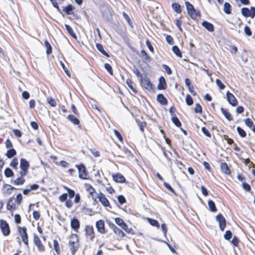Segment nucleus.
Returning <instances> with one entry per match:
<instances>
[{"label":"nucleus","mask_w":255,"mask_h":255,"mask_svg":"<svg viewBox=\"0 0 255 255\" xmlns=\"http://www.w3.org/2000/svg\"><path fill=\"white\" fill-rule=\"evenodd\" d=\"M245 124L250 128H251L254 126L253 121L250 118H247L244 120Z\"/></svg>","instance_id":"8fccbe9b"},{"label":"nucleus","mask_w":255,"mask_h":255,"mask_svg":"<svg viewBox=\"0 0 255 255\" xmlns=\"http://www.w3.org/2000/svg\"><path fill=\"white\" fill-rule=\"evenodd\" d=\"M104 67L111 75H113V69L111 65L110 64L105 63L104 64Z\"/></svg>","instance_id":"09e8293b"},{"label":"nucleus","mask_w":255,"mask_h":255,"mask_svg":"<svg viewBox=\"0 0 255 255\" xmlns=\"http://www.w3.org/2000/svg\"><path fill=\"white\" fill-rule=\"evenodd\" d=\"M96 47L103 55L107 57H110V55L104 49L103 45L100 43H96Z\"/></svg>","instance_id":"412c9836"},{"label":"nucleus","mask_w":255,"mask_h":255,"mask_svg":"<svg viewBox=\"0 0 255 255\" xmlns=\"http://www.w3.org/2000/svg\"><path fill=\"white\" fill-rule=\"evenodd\" d=\"M226 97L228 102L231 106L235 107L238 105V100L232 93H230L229 91H227L226 93Z\"/></svg>","instance_id":"9d476101"},{"label":"nucleus","mask_w":255,"mask_h":255,"mask_svg":"<svg viewBox=\"0 0 255 255\" xmlns=\"http://www.w3.org/2000/svg\"><path fill=\"white\" fill-rule=\"evenodd\" d=\"M232 233L230 230H227L224 235V238L226 240L230 241L232 237Z\"/></svg>","instance_id":"49530a36"},{"label":"nucleus","mask_w":255,"mask_h":255,"mask_svg":"<svg viewBox=\"0 0 255 255\" xmlns=\"http://www.w3.org/2000/svg\"><path fill=\"white\" fill-rule=\"evenodd\" d=\"M67 193H63L59 196V199L61 202H63L67 200Z\"/></svg>","instance_id":"774afa93"},{"label":"nucleus","mask_w":255,"mask_h":255,"mask_svg":"<svg viewBox=\"0 0 255 255\" xmlns=\"http://www.w3.org/2000/svg\"><path fill=\"white\" fill-rule=\"evenodd\" d=\"M220 110L227 120L229 121H231L233 120V117L231 114L229 112L228 109L221 107Z\"/></svg>","instance_id":"6ab92c4d"},{"label":"nucleus","mask_w":255,"mask_h":255,"mask_svg":"<svg viewBox=\"0 0 255 255\" xmlns=\"http://www.w3.org/2000/svg\"><path fill=\"white\" fill-rule=\"evenodd\" d=\"M86 235L89 237L90 240L93 241L95 238V232L93 227L92 226L87 225L85 229Z\"/></svg>","instance_id":"9b49d317"},{"label":"nucleus","mask_w":255,"mask_h":255,"mask_svg":"<svg viewBox=\"0 0 255 255\" xmlns=\"http://www.w3.org/2000/svg\"><path fill=\"white\" fill-rule=\"evenodd\" d=\"M14 198L13 197L10 198L8 199L6 208L7 210L12 211L15 209V208L13 207V203L12 202Z\"/></svg>","instance_id":"72a5a7b5"},{"label":"nucleus","mask_w":255,"mask_h":255,"mask_svg":"<svg viewBox=\"0 0 255 255\" xmlns=\"http://www.w3.org/2000/svg\"><path fill=\"white\" fill-rule=\"evenodd\" d=\"M133 72L135 74V75L137 77H139L140 79L143 77L142 75L140 73L139 71L135 67H133Z\"/></svg>","instance_id":"0e129e2a"},{"label":"nucleus","mask_w":255,"mask_h":255,"mask_svg":"<svg viewBox=\"0 0 255 255\" xmlns=\"http://www.w3.org/2000/svg\"><path fill=\"white\" fill-rule=\"evenodd\" d=\"M12 132L17 137H20L22 135L21 131L18 129H13L12 130Z\"/></svg>","instance_id":"338daca9"},{"label":"nucleus","mask_w":255,"mask_h":255,"mask_svg":"<svg viewBox=\"0 0 255 255\" xmlns=\"http://www.w3.org/2000/svg\"><path fill=\"white\" fill-rule=\"evenodd\" d=\"M3 188L8 187V188L6 190L5 193H6L8 195H10L11 194V190L16 189L14 187L5 183L3 184Z\"/></svg>","instance_id":"a19ab883"},{"label":"nucleus","mask_w":255,"mask_h":255,"mask_svg":"<svg viewBox=\"0 0 255 255\" xmlns=\"http://www.w3.org/2000/svg\"><path fill=\"white\" fill-rule=\"evenodd\" d=\"M53 248L57 254H60V250L58 242L56 240L53 241Z\"/></svg>","instance_id":"58836bf2"},{"label":"nucleus","mask_w":255,"mask_h":255,"mask_svg":"<svg viewBox=\"0 0 255 255\" xmlns=\"http://www.w3.org/2000/svg\"><path fill=\"white\" fill-rule=\"evenodd\" d=\"M185 5L186 7L187 13L190 17L194 20L197 18L198 16H201L200 11L194 8V6L189 1H185Z\"/></svg>","instance_id":"f257e3e1"},{"label":"nucleus","mask_w":255,"mask_h":255,"mask_svg":"<svg viewBox=\"0 0 255 255\" xmlns=\"http://www.w3.org/2000/svg\"><path fill=\"white\" fill-rule=\"evenodd\" d=\"M18 232L19 234L20 235L21 238H23V237H27L28 234L27 233V229L25 227H21L18 226L17 227Z\"/></svg>","instance_id":"5701e85b"},{"label":"nucleus","mask_w":255,"mask_h":255,"mask_svg":"<svg viewBox=\"0 0 255 255\" xmlns=\"http://www.w3.org/2000/svg\"><path fill=\"white\" fill-rule=\"evenodd\" d=\"M172 50L173 53L178 57L182 58V54L181 50L177 45H174L172 47Z\"/></svg>","instance_id":"c85d7f7f"},{"label":"nucleus","mask_w":255,"mask_h":255,"mask_svg":"<svg viewBox=\"0 0 255 255\" xmlns=\"http://www.w3.org/2000/svg\"><path fill=\"white\" fill-rule=\"evenodd\" d=\"M224 11L227 14H230L231 13L232 11V6L231 5L227 2H225L224 4Z\"/></svg>","instance_id":"cd10ccee"},{"label":"nucleus","mask_w":255,"mask_h":255,"mask_svg":"<svg viewBox=\"0 0 255 255\" xmlns=\"http://www.w3.org/2000/svg\"><path fill=\"white\" fill-rule=\"evenodd\" d=\"M145 44L147 48H148L150 52H154V48L153 46H152L150 41L148 39H147L145 41Z\"/></svg>","instance_id":"680f3d73"},{"label":"nucleus","mask_w":255,"mask_h":255,"mask_svg":"<svg viewBox=\"0 0 255 255\" xmlns=\"http://www.w3.org/2000/svg\"><path fill=\"white\" fill-rule=\"evenodd\" d=\"M0 228L4 236H7L10 233V228L7 222L3 220H0Z\"/></svg>","instance_id":"39448f33"},{"label":"nucleus","mask_w":255,"mask_h":255,"mask_svg":"<svg viewBox=\"0 0 255 255\" xmlns=\"http://www.w3.org/2000/svg\"><path fill=\"white\" fill-rule=\"evenodd\" d=\"M118 200L119 203L121 205L123 204L126 202V199L123 195H120L118 196Z\"/></svg>","instance_id":"13d9d810"},{"label":"nucleus","mask_w":255,"mask_h":255,"mask_svg":"<svg viewBox=\"0 0 255 255\" xmlns=\"http://www.w3.org/2000/svg\"><path fill=\"white\" fill-rule=\"evenodd\" d=\"M78 169L79 173V177L82 179H87L88 171L85 165L83 163H80L79 165H76Z\"/></svg>","instance_id":"7ed1b4c3"},{"label":"nucleus","mask_w":255,"mask_h":255,"mask_svg":"<svg viewBox=\"0 0 255 255\" xmlns=\"http://www.w3.org/2000/svg\"><path fill=\"white\" fill-rule=\"evenodd\" d=\"M239 242V240L238 238L236 236H234L231 241V243L235 247H237L238 246Z\"/></svg>","instance_id":"e2e57ef3"},{"label":"nucleus","mask_w":255,"mask_h":255,"mask_svg":"<svg viewBox=\"0 0 255 255\" xmlns=\"http://www.w3.org/2000/svg\"><path fill=\"white\" fill-rule=\"evenodd\" d=\"M194 110L195 113L202 114V107L199 103H196Z\"/></svg>","instance_id":"de8ad7c7"},{"label":"nucleus","mask_w":255,"mask_h":255,"mask_svg":"<svg viewBox=\"0 0 255 255\" xmlns=\"http://www.w3.org/2000/svg\"><path fill=\"white\" fill-rule=\"evenodd\" d=\"M47 103L52 107H55L56 106V100L52 97H48L47 98Z\"/></svg>","instance_id":"a18cd8bd"},{"label":"nucleus","mask_w":255,"mask_h":255,"mask_svg":"<svg viewBox=\"0 0 255 255\" xmlns=\"http://www.w3.org/2000/svg\"><path fill=\"white\" fill-rule=\"evenodd\" d=\"M25 179L22 177H18L13 181V183L15 185H21L25 182Z\"/></svg>","instance_id":"c9c22d12"},{"label":"nucleus","mask_w":255,"mask_h":255,"mask_svg":"<svg viewBox=\"0 0 255 255\" xmlns=\"http://www.w3.org/2000/svg\"><path fill=\"white\" fill-rule=\"evenodd\" d=\"M16 154V151L13 148L9 149L6 153V156L8 158H11Z\"/></svg>","instance_id":"7c9ffc66"},{"label":"nucleus","mask_w":255,"mask_h":255,"mask_svg":"<svg viewBox=\"0 0 255 255\" xmlns=\"http://www.w3.org/2000/svg\"><path fill=\"white\" fill-rule=\"evenodd\" d=\"M163 185L167 189H168L171 192L174 193V194H176V192H175V190L169 183H168L167 182H164Z\"/></svg>","instance_id":"603ef678"},{"label":"nucleus","mask_w":255,"mask_h":255,"mask_svg":"<svg viewBox=\"0 0 255 255\" xmlns=\"http://www.w3.org/2000/svg\"><path fill=\"white\" fill-rule=\"evenodd\" d=\"M44 45L46 48V54L47 55L50 54L52 53V48L50 44L47 40H45L44 41Z\"/></svg>","instance_id":"e433bc0d"},{"label":"nucleus","mask_w":255,"mask_h":255,"mask_svg":"<svg viewBox=\"0 0 255 255\" xmlns=\"http://www.w3.org/2000/svg\"><path fill=\"white\" fill-rule=\"evenodd\" d=\"M4 174L6 177L9 178L14 176L13 171L9 168L6 167L4 171Z\"/></svg>","instance_id":"2f4dec72"},{"label":"nucleus","mask_w":255,"mask_h":255,"mask_svg":"<svg viewBox=\"0 0 255 255\" xmlns=\"http://www.w3.org/2000/svg\"><path fill=\"white\" fill-rule=\"evenodd\" d=\"M67 119L75 125H79L80 124V121L73 115H69L67 117Z\"/></svg>","instance_id":"a878e982"},{"label":"nucleus","mask_w":255,"mask_h":255,"mask_svg":"<svg viewBox=\"0 0 255 255\" xmlns=\"http://www.w3.org/2000/svg\"><path fill=\"white\" fill-rule=\"evenodd\" d=\"M126 83L129 88L134 93L137 92V91L133 88L132 86V82L129 79H127L126 80Z\"/></svg>","instance_id":"c03bdc74"},{"label":"nucleus","mask_w":255,"mask_h":255,"mask_svg":"<svg viewBox=\"0 0 255 255\" xmlns=\"http://www.w3.org/2000/svg\"><path fill=\"white\" fill-rule=\"evenodd\" d=\"M112 177L113 180L117 183H125L126 180L125 177L122 174L119 173L113 174Z\"/></svg>","instance_id":"4468645a"},{"label":"nucleus","mask_w":255,"mask_h":255,"mask_svg":"<svg viewBox=\"0 0 255 255\" xmlns=\"http://www.w3.org/2000/svg\"><path fill=\"white\" fill-rule=\"evenodd\" d=\"M220 168L222 171L226 174L229 175L231 173L230 169L228 164L225 163H221L220 164Z\"/></svg>","instance_id":"aec40b11"},{"label":"nucleus","mask_w":255,"mask_h":255,"mask_svg":"<svg viewBox=\"0 0 255 255\" xmlns=\"http://www.w3.org/2000/svg\"><path fill=\"white\" fill-rule=\"evenodd\" d=\"M216 220L219 223L220 229L222 231H224L226 226V221L224 217L222 214L220 213L216 216Z\"/></svg>","instance_id":"0eeeda50"},{"label":"nucleus","mask_w":255,"mask_h":255,"mask_svg":"<svg viewBox=\"0 0 255 255\" xmlns=\"http://www.w3.org/2000/svg\"><path fill=\"white\" fill-rule=\"evenodd\" d=\"M79 238L77 234H72L70 236V240L69 242V246L70 248V250L71 252L72 255H74L76 252L79 249Z\"/></svg>","instance_id":"f03ea898"},{"label":"nucleus","mask_w":255,"mask_h":255,"mask_svg":"<svg viewBox=\"0 0 255 255\" xmlns=\"http://www.w3.org/2000/svg\"><path fill=\"white\" fill-rule=\"evenodd\" d=\"M245 33L248 36H251L252 34L251 28L248 25H246L244 27Z\"/></svg>","instance_id":"052dcab7"},{"label":"nucleus","mask_w":255,"mask_h":255,"mask_svg":"<svg viewBox=\"0 0 255 255\" xmlns=\"http://www.w3.org/2000/svg\"><path fill=\"white\" fill-rule=\"evenodd\" d=\"M34 244L37 247L38 251L40 252H44L45 251V247L41 243V242L38 236L34 234L33 237Z\"/></svg>","instance_id":"6e6552de"},{"label":"nucleus","mask_w":255,"mask_h":255,"mask_svg":"<svg viewBox=\"0 0 255 255\" xmlns=\"http://www.w3.org/2000/svg\"><path fill=\"white\" fill-rule=\"evenodd\" d=\"M71 227L75 231L77 232L80 228V222L76 218H73L71 221Z\"/></svg>","instance_id":"f3484780"},{"label":"nucleus","mask_w":255,"mask_h":255,"mask_svg":"<svg viewBox=\"0 0 255 255\" xmlns=\"http://www.w3.org/2000/svg\"><path fill=\"white\" fill-rule=\"evenodd\" d=\"M97 198L99 199V201L104 207H109L111 208L109 200L104 194L102 192H100L99 194H97Z\"/></svg>","instance_id":"1a4fd4ad"},{"label":"nucleus","mask_w":255,"mask_h":255,"mask_svg":"<svg viewBox=\"0 0 255 255\" xmlns=\"http://www.w3.org/2000/svg\"><path fill=\"white\" fill-rule=\"evenodd\" d=\"M141 54L142 56L144 57V58L146 60H147V61H150L151 58H150V56L147 54V53L145 50L142 49L141 51Z\"/></svg>","instance_id":"5fc2aeb1"},{"label":"nucleus","mask_w":255,"mask_h":255,"mask_svg":"<svg viewBox=\"0 0 255 255\" xmlns=\"http://www.w3.org/2000/svg\"><path fill=\"white\" fill-rule=\"evenodd\" d=\"M65 27L68 33L74 38H77V36L74 33L72 28L68 24H65Z\"/></svg>","instance_id":"c756f323"},{"label":"nucleus","mask_w":255,"mask_h":255,"mask_svg":"<svg viewBox=\"0 0 255 255\" xmlns=\"http://www.w3.org/2000/svg\"><path fill=\"white\" fill-rule=\"evenodd\" d=\"M162 66L168 75H171L172 74V70L168 65L163 64Z\"/></svg>","instance_id":"4d7b16f0"},{"label":"nucleus","mask_w":255,"mask_h":255,"mask_svg":"<svg viewBox=\"0 0 255 255\" xmlns=\"http://www.w3.org/2000/svg\"><path fill=\"white\" fill-rule=\"evenodd\" d=\"M147 220L148 221V223L152 226L156 227L157 228H159L160 227L159 223L157 221V220L152 219V218H148Z\"/></svg>","instance_id":"f704fd0d"},{"label":"nucleus","mask_w":255,"mask_h":255,"mask_svg":"<svg viewBox=\"0 0 255 255\" xmlns=\"http://www.w3.org/2000/svg\"><path fill=\"white\" fill-rule=\"evenodd\" d=\"M208 205L209 206V210L212 212H216L217 211V208L215 202L212 200H209L208 201Z\"/></svg>","instance_id":"bb28decb"},{"label":"nucleus","mask_w":255,"mask_h":255,"mask_svg":"<svg viewBox=\"0 0 255 255\" xmlns=\"http://www.w3.org/2000/svg\"><path fill=\"white\" fill-rule=\"evenodd\" d=\"M158 81L159 83L157 85V89L159 90H165L167 88V83L165 78L163 76H160Z\"/></svg>","instance_id":"ddd939ff"},{"label":"nucleus","mask_w":255,"mask_h":255,"mask_svg":"<svg viewBox=\"0 0 255 255\" xmlns=\"http://www.w3.org/2000/svg\"><path fill=\"white\" fill-rule=\"evenodd\" d=\"M140 84L142 87L148 91L152 89V84L146 75L140 79Z\"/></svg>","instance_id":"423d86ee"},{"label":"nucleus","mask_w":255,"mask_h":255,"mask_svg":"<svg viewBox=\"0 0 255 255\" xmlns=\"http://www.w3.org/2000/svg\"><path fill=\"white\" fill-rule=\"evenodd\" d=\"M96 227L98 232L101 234L105 233V222L103 220H100L97 221L96 223Z\"/></svg>","instance_id":"f8f14e48"},{"label":"nucleus","mask_w":255,"mask_h":255,"mask_svg":"<svg viewBox=\"0 0 255 255\" xmlns=\"http://www.w3.org/2000/svg\"><path fill=\"white\" fill-rule=\"evenodd\" d=\"M216 83L220 90H223L225 86L219 79H216Z\"/></svg>","instance_id":"3c124183"},{"label":"nucleus","mask_w":255,"mask_h":255,"mask_svg":"<svg viewBox=\"0 0 255 255\" xmlns=\"http://www.w3.org/2000/svg\"><path fill=\"white\" fill-rule=\"evenodd\" d=\"M185 83L186 86L188 87L189 91L193 95L195 96L197 95V93L195 91L193 90L194 87L191 84V80L188 78H186L185 79Z\"/></svg>","instance_id":"a211bd4d"},{"label":"nucleus","mask_w":255,"mask_h":255,"mask_svg":"<svg viewBox=\"0 0 255 255\" xmlns=\"http://www.w3.org/2000/svg\"><path fill=\"white\" fill-rule=\"evenodd\" d=\"M201 130L202 131V132L203 133V134L208 137H211V134L210 133V132L209 131V130L205 127H202L201 128Z\"/></svg>","instance_id":"864d4df0"},{"label":"nucleus","mask_w":255,"mask_h":255,"mask_svg":"<svg viewBox=\"0 0 255 255\" xmlns=\"http://www.w3.org/2000/svg\"><path fill=\"white\" fill-rule=\"evenodd\" d=\"M115 223L121 227H122L125 223L123 220L119 217L116 218L115 219Z\"/></svg>","instance_id":"6e6d98bb"},{"label":"nucleus","mask_w":255,"mask_h":255,"mask_svg":"<svg viewBox=\"0 0 255 255\" xmlns=\"http://www.w3.org/2000/svg\"><path fill=\"white\" fill-rule=\"evenodd\" d=\"M18 164L17 159L16 158H14L10 162L9 165L14 169L16 170L18 168Z\"/></svg>","instance_id":"ea45409f"},{"label":"nucleus","mask_w":255,"mask_h":255,"mask_svg":"<svg viewBox=\"0 0 255 255\" xmlns=\"http://www.w3.org/2000/svg\"><path fill=\"white\" fill-rule=\"evenodd\" d=\"M237 131L239 135L241 137H245L246 136L247 133H246V131L243 128H242L241 127H238L237 128Z\"/></svg>","instance_id":"4c0bfd02"},{"label":"nucleus","mask_w":255,"mask_h":255,"mask_svg":"<svg viewBox=\"0 0 255 255\" xmlns=\"http://www.w3.org/2000/svg\"><path fill=\"white\" fill-rule=\"evenodd\" d=\"M19 166L20 169H28L29 164L26 159L22 158L20 160Z\"/></svg>","instance_id":"4be33fe9"},{"label":"nucleus","mask_w":255,"mask_h":255,"mask_svg":"<svg viewBox=\"0 0 255 255\" xmlns=\"http://www.w3.org/2000/svg\"><path fill=\"white\" fill-rule=\"evenodd\" d=\"M241 13L245 17H251L253 18L255 16V7L252 6L250 9L243 7L241 9Z\"/></svg>","instance_id":"20e7f679"},{"label":"nucleus","mask_w":255,"mask_h":255,"mask_svg":"<svg viewBox=\"0 0 255 255\" xmlns=\"http://www.w3.org/2000/svg\"><path fill=\"white\" fill-rule=\"evenodd\" d=\"M242 187L243 189L247 192H250L251 188L250 185L247 182H243L242 183Z\"/></svg>","instance_id":"bf43d9fd"},{"label":"nucleus","mask_w":255,"mask_h":255,"mask_svg":"<svg viewBox=\"0 0 255 255\" xmlns=\"http://www.w3.org/2000/svg\"><path fill=\"white\" fill-rule=\"evenodd\" d=\"M171 6L174 11L177 13H180L182 11L181 5L177 2H173Z\"/></svg>","instance_id":"b1692460"},{"label":"nucleus","mask_w":255,"mask_h":255,"mask_svg":"<svg viewBox=\"0 0 255 255\" xmlns=\"http://www.w3.org/2000/svg\"><path fill=\"white\" fill-rule=\"evenodd\" d=\"M85 187L90 195H92L95 192V189L89 184L85 183Z\"/></svg>","instance_id":"37998d69"},{"label":"nucleus","mask_w":255,"mask_h":255,"mask_svg":"<svg viewBox=\"0 0 255 255\" xmlns=\"http://www.w3.org/2000/svg\"><path fill=\"white\" fill-rule=\"evenodd\" d=\"M171 121L173 124L178 128H180L182 126L180 121L177 116L171 117Z\"/></svg>","instance_id":"473e14b6"},{"label":"nucleus","mask_w":255,"mask_h":255,"mask_svg":"<svg viewBox=\"0 0 255 255\" xmlns=\"http://www.w3.org/2000/svg\"><path fill=\"white\" fill-rule=\"evenodd\" d=\"M185 102L188 106H191L193 104V100L189 94H187L185 98Z\"/></svg>","instance_id":"79ce46f5"},{"label":"nucleus","mask_w":255,"mask_h":255,"mask_svg":"<svg viewBox=\"0 0 255 255\" xmlns=\"http://www.w3.org/2000/svg\"><path fill=\"white\" fill-rule=\"evenodd\" d=\"M201 25L209 32H212L214 31V25L206 20L202 21Z\"/></svg>","instance_id":"dca6fc26"},{"label":"nucleus","mask_w":255,"mask_h":255,"mask_svg":"<svg viewBox=\"0 0 255 255\" xmlns=\"http://www.w3.org/2000/svg\"><path fill=\"white\" fill-rule=\"evenodd\" d=\"M157 102L163 106H165L168 104L167 99L165 98L163 94H158L156 97Z\"/></svg>","instance_id":"2eb2a0df"},{"label":"nucleus","mask_w":255,"mask_h":255,"mask_svg":"<svg viewBox=\"0 0 255 255\" xmlns=\"http://www.w3.org/2000/svg\"><path fill=\"white\" fill-rule=\"evenodd\" d=\"M74 9V7L71 4L67 5L63 9V11L67 15H70Z\"/></svg>","instance_id":"393cba45"},{"label":"nucleus","mask_w":255,"mask_h":255,"mask_svg":"<svg viewBox=\"0 0 255 255\" xmlns=\"http://www.w3.org/2000/svg\"><path fill=\"white\" fill-rule=\"evenodd\" d=\"M114 133H115V135L116 136V137L119 139V140H120V141H123V136H122V134H121V133L118 130L115 129Z\"/></svg>","instance_id":"69168bd1"}]
</instances>
